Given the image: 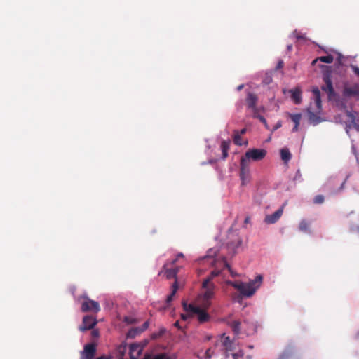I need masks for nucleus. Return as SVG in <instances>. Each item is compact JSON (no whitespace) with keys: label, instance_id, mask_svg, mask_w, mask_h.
Returning <instances> with one entry per match:
<instances>
[{"label":"nucleus","instance_id":"nucleus-3","mask_svg":"<svg viewBox=\"0 0 359 359\" xmlns=\"http://www.w3.org/2000/svg\"><path fill=\"white\" fill-rule=\"evenodd\" d=\"M204 292L198 297V304L203 309H208L215 297V285L209 284V280H203L202 284Z\"/></svg>","mask_w":359,"mask_h":359},{"label":"nucleus","instance_id":"nucleus-13","mask_svg":"<svg viewBox=\"0 0 359 359\" xmlns=\"http://www.w3.org/2000/svg\"><path fill=\"white\" fill-rule=\"evenodd\" d=\"M283 212V208H279L274 213L266 215L265 217L264 222L269 224L276 223L282 216Z\"/></svg>","mask_w":359,"mask_h":359},{"label":"nucleus","instance_id":"nucleus-31","mask_svg":"<svg viewBox=\"0 0 359 359\" xmlns=\"http://www.w3.org/2000/svg\"><path fill=\"white\" fill-rule=\"evenodd\" d=\"M346 115L348 118H350L351 119V121L352 123H353L354 125V127L358 130H359V125H357L355 123V116L353 115V114L351 112V111H346Z\"/></svg>","mask_w":359,"mask_h":359},{"label":"nucleus","instance_id":"nucleus-53","mask_svg":"<svg viewBox=\"0 0 359 359\" xmlns=\"http://www.w3.org/2000/svg\"><path fill=\"white\" fill-rule=\"evenodd\" d=\"M249 221H250V217H246V218H245V224H247V223H248V222H249Z\"/></svg>","mask_w":359,"mask_h":359},{"label":"nucleus","instance_id":"nucleus-22","mask_svg":"<svg viewBox=\"0 0 359 359\" xmlns=\"http://www.w3.org/2000/svg\"><path fill=\"white\" fill-rule=\"evenodd\" d=\"M177 273L178 269L177 268L167 269L165 271V276L168 279L176 278Z\"/></svg>","mask_w":359,"mask_h":359},{"label":"nucleus","instance_id":"nucleus-49","mask_svg":"<svg viewBox=\"0 0 359 359\" xmlns=\"http://www.w3.org/2000/svg\"><path fill=\"white\" fill-rule=\"evenodd\" d=\"M296 37H297V39H304V37L302 35L299 34H297L296 35Z\"/></svg>","mask_w":359,"mask_h":359},{"label":"nucleus","instance_id":"nucleus-24","mask_svg":"<svg viewBox=\"0 0 359 359\" xmlns=\"http://www.w3.org/2000/svg\"><path fill=\"white\" fill-rule=\"evenodd\" d=\"M156 355V359H177L176 354L169 355L167 353H161Z\"/></svg>","mask_w":359,"mask_h":359},{"label":"nucleus","instance_id":"nucleus-43","mask_svg":"<svg viewBox=\"0 0 359 359\" xmlns=\"http://www.w3.org/2000/svg\"><path fill=\"white\" fill-rule=\"evenodd\" d=\"M282 126L281 121H278L273 127V131H275Z\"/></svg>","mask_w":359,"mask_h":359},{"label":"nucleus","instance_id":"nucleus-40","mask_svg":"<svg viewBox=\"0 0 359 359\" xmlns=\"http://www.w3.org/2000/svg\"><path fill=\"white\" fill-rule=\"evenodd\" d=\"M183 257H184V255L182 253H179L177 255V257L174 260H172L170 264H174L178 260L179 258H183Z\"/></svg>","mask_w":359,"mask_h":359},{"label":"nucleus","instance_id":"nucleus-51","mask_svg":"<svg viewBox=\"0 0 359 359\" xmlns=\"http://www.w3.org/2000/svg\"><path fill=\"white\" fill-rule=\"evenodd\" d=\"M174 325L176 327H178L179 329H180V323L179 321H176L174 324Z\"/></svg>","mask_w":359,"mask_h":359},{"label":"nucleus","instance_id":"nucleus-52","mask_svg":"<svg viewBox=\"0 0 359 359\" xmlns=\"http://www.w3.org/2000/svg\"><path fill=\"white\" fill-rule=\"evenodd\" d=\"M301 176V174H300V171L299 170H297V173H296V177H295V180L297 177H300Z\"/></svg>","mask_w":359,"mask_h":359},{"label":"nucleus","instance_id":"nucleus-15","mask_svg":"<svg viewBox=\"0 0 359 359\" xmlns=\"http://www.w3.org/2000/svg\"><path fill=\"white\" fill-rule=\"evenodd\" d=\"M291 93V99L296 104H299L302 102V90L299 87L291 89L289 91Z\"/></svg>","mask_w":359,"mask_h":359},{"label":"nucleus","instance_id":"nucleus-11","mask_svg":"<svg viewBox=\"0 0 359 359\" xmlns=\"http://www.w3.org/2000/svg\"><path fill=\"white\" fill-rule=\"evenodd\" d=\"M312 93L315 108L312 107H311L310 108L317 113H320L322 110V103L320 90L318 89V88L315 87L312 90Z\"/></svg>","mask_w":359,"mask_h":359},{"label":"nucleus","instance_id":"nucleus-34","mask_svg":"<svg viewBox=\"0 0 359 359\" xmlns=\"http://www.w3.org/2000/svg\"><path fill=\"white\" fill-rule=\"evenodd\" d=\"M210 259V264H213L215 262V259L212 257V255L210 254V252H208V255L203 258V260H209Z\"/></svg>","mask_w":359,"mask_h":359},{"label":"nucleus","instance_id":"nucleus-54","mask_svg":"<svg viewBox=\"0 0 359 359\" xmlns=\"http://www.w3.org/2000/svg\"><path fill=\"white\" fill-rule=\"evenodd\" d=\"M243 88V85H240V86L238 87V90H241Z\"/></svg>","mask_w":359,"mask_h":359},{"label":"nucleus","instance_id":"nucleus-33","mask_svg":"<svg viewBox=\"0 0 359 359\" xmlns=\"http://www.w3.org/2000/svg\"><path fill=\"white\" fill-rule=\"evenodd\" d=\"M213 354L214 351L211 348H208L205 353V359H210Z\"/></svg>","mask_w":359,"mask_h":359},{"label":"nucleus","instance_id":"nucleus-16","mask_svg":"<svg viewBox=\"0 0 359 359\" xmlns=\"http://www.w3.org/2000/svg\"><path fill=\"white\" fill-rule=\"evenodd\" d=\"M241 321L238 320H227V325L231 328L234 334L236 336L239 335L241 333Z\"/></svg>","mask_w":359,"mask_h":359},{"label":"nucleus","instance_id":"nucleus-36","mask_svg":"<svg viewBox=\"0 0 359 359\" xmlns=\"http://www.w3.org/2000/svg\"><path fill=\"white\" fill-rule=\"evenodd\" d=\"M224 264L226 268L228 269L229 271L231 273V275L233 276V277H236L237 276V273H234L231 268L230 267L229 264L226 262H224Z\"/></svg>","mask_w":359,"mask_h":359},{"label":"nucleus","instance_id":"nucleus-12","mask_svg":"<svg viewBox=\"0 0 359 359\" xmlns=\"http://www.w3.org/2000/svg\"><path fill=\"white\" fill-rule=\"evenodd\" d=\"M144 346L140 344H132L130 345L129 354L131 359H138L141 355Z\"/></svg>","mask_w":359,"mask_h":359},{"label":"nucleus","instance_id":"nucleus-19","mask_svg":"<svg viewBox=\"0 0 359 359\" xmlns=\"http://www.w3.org/2000/svg\"><path fill=\"white\" fill-rule=\"evenodd\" d=\"M333 60H334L333 56L331 55H328L327 56H321V57H319L315 59L314 60H313L312 65L316 64V62L317 61H320V62H323L325 63L330 64L333 62Z\"/></svg>","mask_w":359,"mask_h":359},{"label":"nucleus","instance_id":"nucleus-44","mask_svg":"<svg viewBox=\"0 0 359 359\" xmlns=\"http://www.w3.org/2000/svg\"><path fill=\"white\" fill-rule=\"evenodd\" d=\"M289 356V353H284L280 356L279 359H287Z\"/></svg>","mask_w":359,"mask_h":359},{"label":"nucleus","instance_id":"nucleus-47","mask_svg":"<svg viewBox=\"0 0 359 359\" xmlns=\"http://www.w3.org/2000/svg\"><path fill=\"white\" fill-rule=\"evenodd\" d=\"M97 359H111V358L105 356V355H102V356L97 358Z\"/></svg>","mask_w":359,"mask_h":359},{"label":"nucleus","instance_id":"nucleus-38","mask_svg":"<svg viewBox=\"0 0 359 359\" xmlns=\"http://www.w3.org/2000/svg\"><path fill=\"white\" fill-rule=\"evenodd\" d=\"M243 351H239L237 353H233L232 356H233V359H238V358L243 356Z\"/></svg>","mask_w":359,"mask_h":359},{"label":"nucleus","instance_id":"nucleus-8","mask_svg":"<svg viewBox=\"0 0 359 359\" xmlns=\"http://www.w3.org/2000/svg\"><path fill=\"white\" fill-rule=\"evenodd\" d=\"M96 354V345L95 344H87L84 346L83 351L81 352L80 359H93Z\"/></svg>","mask_w":359,"mask_h":359},{"label":"nucleus","instance_id":"nucleus-46","mask_svg":"<svg viewBox=\"0 0 359 359\" xmlns=\"http://www.w3.org/2000/svg\"><path fill=\"white\" fill-rule=\"evenodd\" d=\"M238 133H239L240 135H243V134H245L246 133V129L245 128H243L240 131H238Z\"/></svg>","mask_w":359,"mask_h":359},{"label":"nucleus","instance_id":"nucleus-25","mask_svg":"<svg viewBox=\"0 0 359 359\" xmlns=\"http://www.w3.org/2000/svg\"><path fill=\"white\" fill-rule=\"evenodd\" d=\"M289 116L290 117L291 120L294 123V125H299L302 118L301 114H290Z\"/></svg>","mask_w":359,"mask_h":359},{"label":"nucleus","instance_id":"nucleus-9","mask_svg":"<svg viewBox=\"0 0 359 359\" xmlns=\"http://www.w3.org/2000/svg\"><path fill=\"white\" fill-rule=\"evenodd\" d=\"M96 324L97 320L95 318L91 316H85L83 318L82 324L79 327V330L81 332H85L93 329Z\"/></svg>","mask_w":359,"mask_h":359},{"label":"nucleus","instance_id":"nucleus-20","mask_svg":"<svg viewBox=\"0 0 359 359\" xmlns=\"http://www.w3.org/2000/svg\"><path fill=\"white\" fill-rule=\"evenodd\" d=\"M280 156L282 160L285 163L288 162L292 158V154L290 151H289L288 149L286 148L280 149Z\"/></svg>","mask_w":359,"mask_h":359},{"label":"nucleus","instance_id":"nucleus-58","mask_svg":"<svg viewBox=\"0 0 359 359\" xmlns=\"http://www.w3.org/2000/svg\"><path fill=\"white\" fill-rule=\"evenodd\" d=\"M162 272H163L162 271H160V272H159V273H158V275H159V276H160V275H161Z\"/></svg>","mask_w":359,"mask_h":359},{"label":"nucleus","instance_id":"nucleus-37","mask_svg":"<svg viewBox=\"0 0 359 359\" xmlns=\"http://www.w3.org/2000/svg\"><path fill=\"white\" fill-rule=\"evenodd\" d=\"M149 323L148 321L144 322L142 324V327H139V331L140 332H144V330H146L149 327Z\"/></svg>","mask_w":359,"mask_h":359},{"label":"nucleus","instance_id":"nucleus-4","mask_svg":"<svg viewBox=\"0 0 359 359\" xmlns=\"http://www.w3.org/2000/svg\"><path fill=\"white\" fill-rule=\"evenodd\" d=\"M182 306L187 312L196 315L200 323L208 322L210 319V316L206 312L208 309H203L199 304L198 306H194L192 304H188L186 302H183Z\"/></svg>","mask_w":359,"mask_h":359},{"label":"nucleus","instance_id":"nucleus-26","mask_svg":"<svg viewBox=\"0 0 359 359\" xmlns=\"http://www.w3.org/2000/svg\"><path fill=\"white\" fill-rule=\"evenodd\" d=\"M140 333L141 332L139 331V327L132 328L128 331L127 337L128 338H134Z\"/></svg>","mask_w":359,"mask_h":359},{"label":"nucleus","instance_id":"nucleus-30","mask_svg":"<svg viewBox=\"0 0 359 359\" xmlns=\"http://www.w3.org/2000/svg\"><path fill=\"white\" fill-rule=\"evenodd\" d=\"M223 345L227 351L231 350V341L229 337H226L223 341Z\"/></svg>","mask_w":359,"mask_h":359},{"label":"nucleus","instance_id":"nucleus-56","mask_svg":"<svg viewBox=\"0 0 359 359\" xmlns=\"http://www.w3.org/2000/svg\"><path fill=\"white\" fill-rule=\"evenodd\" d=\"M157 337H158V335H156V334H154L152 336V338L156 339Z\"/></svg>","mask_w":359,"mask_h":359},{"label":"nucleus","instance_id":"nucleus-42","mask_svg":"<svg viewBox=\"0 0 359 359\" xmlns=\"http://www.w3.org/2000/svg\"><path fill=\"white\" fill-rule=\"evenodd\" d=\"M283 65H284V62L282 60H279L277 65H276V69H282L283 67Z\"/></svg>","mask_w":359,"mask_h":359},{"label":"nucleus","instance_id":"nucleus-39","mask_svg":"<svg viewBox=\"0 0 359 359\" xmlns=\"http://www.w3.org/2000/svg\"><path fill=\"white\" fill-rule=\"evenodd\" d=\"M91 335L93 338H97L99 337V331L97 330H93Z\"/></svg>","mask_w":359,"mask_h":359},{"label":"nucleus","instance_id":"nucleus-14","mask_svg":"<svg viewBox=\"0 0 359 359\" xmlns=\"http://www.w3.org/2000/svg\"><path fill=\"white\" fill-rule=\"evenodd\" d=\"M343 95L346 97L359 96V85L345 86L343 91Z\"/></svg>","mask_w":359,"mask_h":359},{"label":"nucleus","instance_id":"nucleus-48","mask_svg":"<svg viewBox=\"0 0 359 359\" xmlns=\"http://www.w3.org/2000/svg\"><path fill=\"white\" fill-rule=\"evenodd\" d=\"M299 125H294V128H292L293 132H297L298 130Z\"/></svg>","mask_w":359,"mask_h":359},{"label":"nucleus","instance_id":"nucleus-27","mask_svg":"<svg viewBox=\"0 0 359 359\" xmlns=\"http://www.w3.org/2000/svg\"><path fill=\"white\" fill-rule=\"evenodd\" d=\"M253 117L259 119L264 125V126L267 129H269V126H268L267 121H266V118L263 116L259 115V112H255L253 114Z\"/></svg>","mask_w":359,"mask_h":359},{"label":"nucleus","instance_id":"nucleus-35","mask_svg":"<svg viewBox=\"0 0 359 359\" xmlns=\"http://www.w3.org/2000/svg\"><path fill=\"white\" fill-rule=\"evenodd\" d=\"M142 359H156V355L151 353H146Z\"/></svg>","mask_w":359,"mask_h":359},{"label":"nucleus","instance_id":"nucleus-1","mask_svg":"<svg viewBox=\"0 0 359 359\" xmlns=\"http://www.w3.org/2000/svg\"><path fill=\"white\" fill-rule=\"evenodd\" d=\"M262 280L263 276L262 275H258L254 280H250L247 283L231 280H227L226 283L227 285L237 289L241 295L250 297H252L255 293L256 290L261 286Z\"/></svg>","mask_w":359,"mask_h":359},{"label":"nucleus","instance_id":"nucleus-6","mask_svg":"<svg viewBox=\"0 0 359 359\" xmlns=\"http://www.w3.org/2000/svg\"><path fill=\"white\" fill-rule=\"evenodd\" d=\"M266 155V151L264 149H251L248 150L241 160H245L250 164V159L255 161L262 160Z\"/></svg>","mask_w":359,"mask_h":359},{"label":"nucleus","instance_id":"nucleus-45","mask_svg":"<svg viewBox=\"0 0 359 359\" xmlns=\"http://www.w3.org/2000/svg\"><path fill=\"white\" fill-rule=\"evenodd\" d=\"M352 68H353V70L354 73L356 75L359 76V68L355 67V66H353Z\"/></svg>","mask_w":359,"mask_h":359},{"label":"nucleus","instance_id":"nucleus-5","mask_svg":"<svg viewBox=\"0 0 359 359\" xmlns=\"http://www.w3.org/2000/svg\"><path fill=\"white\" fill-rule=\"evenodd\" d=\"M81 302V309L82 312L98 313L100 311V304L90 299L87 295H81L78 298Z\"/></svg>","mask_w":359,"mask_h":359},{"label":"nucleus","instance_id":"nucleus-32","mask_svg":"<svg viewBox=\"0 0 359 359\" xmlns=\"http://www.w3.org/2000/svg\"><path fill=\"white\" fill-rule=\"evenodd\" d=\"M313 202L316 204H321L324 202V196L323 195H317L313 199Z\"/></svg>","mask_w":359,"mask_h":359},{"label":"nucleus","instance_id":"nucleus-29","mask_svg":"<svg viewBox=\"0 0 359 359\" xmlns=\"http://www.w3.org/2000/svg\"><path fill=\"white\" fill-rule=\"evenodd\" d=\"M221 271L218 270H214L211 272L210 275L205 280H209V284H214L212 282V280L216 277L218 276L220 274Z\"/></svg>","mask_w":359,"mask_h":359},{"label":"nucleus","instance_id":"nucleus-28","mask_svg":"<svg viewBox=\"0 0 359 359\" xmlns=\"http://www.w3.org/2000/svg\"><path fill=\"white\" fill-rule=\"evenodd\" d=\"M233 142L236 145L241 146L243 144V143L241 142V135L238 130L234 131Z\"/></svg>","mask_w":359,"mask_h":359},{"label":"nucleus","instance_id":"nucleus-41","mask_svg":"<svg viewBox=\"0 0 359 359\" xmlns=\"http://www.w3.org/2000/svg\"><path fill=\"white\" fill-rule=\"evenodd\" d=\"M193 316L192 313H189V314H181V318L184 320H186L189 317Z\"/></svg>","mask_w":359,"mask_h":359},{"label":"nucleus","instance_id":"nucleus-7","mask_svg":"<svg viewBox=\"0 0 359 359\" xmlns=\"http://www.w3.org/2000/svg\"><path fill=\"white\" fill-rule=\"evenodd\" d=\"M240 179L242 185H245L250 182V168L245 160H241L240 162Z\"/></svg>","mask_w":359,"mask_h":359},{"label":"nucleus","instance_id":"nucleus-10","mask_svg":"<svg viewBox=\"0 0 359 359\" xmlns=\"http://www.w3.org/2000/svg\"><path fill=\"white\" fill-rule=\"evenodd\" d=\"M245 102H246L248 108L250 109L252 111L253 114L255 112H259V109L257 107V104L258 102V97L256 94L251 93V92H248L247 94Z\"/></svg>","mask_w":359,"mask_h":359},{"label":"nucleus","instance_id":"nucleus-55","mask_svg":"<svg viewBox=\"0 0 359 359\" xmlns=\"http://www.w3.org/2000/svg\"><path fill=\"white\" fill-rule=\"evenodd\" d=\"M241 244V241L239 240L238 242V244L236 245V247H238Z\"/></svg>","mask_w":359,"mask_h":359},{"label":"nucleus","instance_id":"nucleus-50","mask_svg":"<svg viewBox=\"0 0 359 359\" xmlns=\"http://www.w3.org/2000/svg\"><path fill=\"white\" fill-rule=\"evenodd\" d=\"M287 50L291 51L292 50V44L287 45Z\"/></svg>","mask_w":359,"mask_h":359},{"label":"nucleus","instance_id":"nucleus-23","mask_svg":"<svg viewBox=\"0 0 359 359\" xmlns=\"http://www.w3.org/2000/svg\"><path fill=\"white\" fill-rule=\"evenodd\" d=\"M310 223L305 219L300 222L299 229L302 232L310 233L309 230Z\"/></svg>","mask_w":359,"mask_h":359},{"label":"nucleus","instance_id":"nucleus-57","mask_svg":"<svg viewBox=\"0 0 359 359\" xmlns=\"http://www.w3.org/2000/svg\"><path fill=\"white\" fill-rule=\"evenodd\" d=\"M168 265V263H165L163 266V268L165 269L167 267V266Z\"/></svg>","mask_w":359,"mask_h":359},{"label":"nucleus","instance_id":"nucleus-17","mask_svg":"<svg viewBox=\"0 0 359 359\" xmlns=\"http://www.w3.org/2000/svg\"><path fill=\"white\" fill-rule=\"evenodd\" d=\"M307 111L309 114V121L313 125H317L321 122L322 120L318 115L320 113L314 111L311 108H309Z\"/></svg>","mask_w":359,"mask_h":359},{"label":"nucleus","instance_id":"nucleus-21","mask_svg":"<svg viewBox=\"0 0 359 359\" xmlns=\"http://www.w3.org/2000/svg\"><path fill=\"white\" fill-rule=\"evenodd\" d=\"M178 290V284L177 280L175 281V283L172 285V292L170 295L167 297L166 302L167 304H169L172 301L173 297L175 295L177 291Z\"/></svg>","mask_w":359,"mask_h":359},{"label":"nucleus","instance_id":"nucleus-2","mask_svg":"<svg viewBox=\"0 0 359 359\" xmlns=\"http://www.w3.org/2000/svg\"><path fill=\"white\" fill-rule=\"evenodd\" d=\"M325 69L323 71V80L325 83V85L322 86V90L327 93L329 98L332 97L335 95V92L333 88L332 77L333 72H343L344 70V67L339 63L336 65L333 69L332 67L325 66Z\"/></svg>","mask_w":359,"mask_h":359},{"label":"nucleus","instance_id":"nucleus-18","mask_svg":"<svg viewBox=\"0 0 359 359\" xmlns=\"http://www.w3.org/2000/svg\"><path fill=\"white\" fill-rule=\"evenodd\" d=\"M230 141L223 140L221 143V149L222 151V158L225 159L228 156V151L229 149Z\"/></svg>","mask_w":359,"mask_h":359}]
</instances>
